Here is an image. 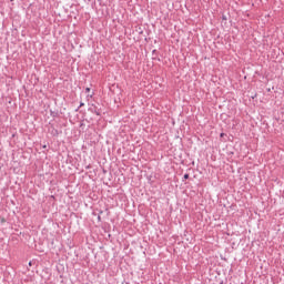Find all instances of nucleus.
<instances>
[{
	"label": "nucleus",
	"mask_w": 284,
	"mask_h": 284,
	"mask_svg": "<svg viewBox=\"0 0 284 284\" xmlns=\"http://www.w3.org/2000/svg\"><path fill=\"white\" fill-rule=\"evenodd\" d=\"M83 105H84L83 103L80 104L81 108H83Z\"/></svg>",
	"instance_id": "39448f33"
},
{
	"label": "nucleus",
	"mask_w": 284,
	"mask_h": 284,
	"mask_svg": "<svg viewBox=\"0 0 284 284\" xmlns=\"http://www.w3.org/2000/svg\"><path fill=\"white\" fill-rule=\"evenodd\" d=\"M220 136H221V138L225 136V133H221Z\"/></svg>",
	"instance_id": "20e7f679"
},
{
	"label": "nucleus",
	"mask_w": 284,
	"mask_h": 284,
	"mask_svg": "<svg viewBox=\"0 0 284 284\" xmlns=\"http://www.w3.org/2000/svg\"><path fill=\"white\" fill-rule=\"evenodd\" d=\"M88 99H92V94H88Z\"/></svg>",
	"instance_id": "7ed1b4c3"
},
{
	"label": "nucleus",
	"mask_w": 284,
	"mask_h": 284,
	"mask_svg": "<svg viewBox=\"0 0 284 284\" xmlns=\"http://www.w3.org/2000/svg\"><path fill=\"white\" fill-rule=\"evenodd\" d=\"M220 284H224V283L222 282V283H220Z\"/></svg>",
	"instance_id": "423d86ee"
},
{
	"label": "nucleus",
	"mask_w": 284,
	"mask_h": 284,
	"mask_svg": "<svg viewBox=\"0 0 284 284\" xmlns=\"http://www.w3.org/2000/svg\"><path fill=\"white\" fill-rule=\"evenodd\" d=\"M85 92L89 93V92H90V88H87V89H85Z\"/></svg>",
	"instance_id": "f257e3e1"
},
{
	"label": "nucleus",
	"mask_w": 284,
	"mask_h": 284,
	"mask_svg": "<svg viewBox=\"0 0 284 284\" xmlns=\"http://www.w3.org/2000/svg\"><path fill=\"white\" fill-rule=\"evenodd\" d=\"M190 178V175H187V174H184V179H189Z\"/></svg>",
	"instance_id": "f03ea898"
}]
</instances>
